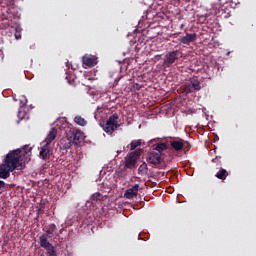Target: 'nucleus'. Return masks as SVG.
<instances>
[{
	"label": "nucleus",
	"mask_w": 256,
	"mask_h": 256,
	"mask_svg": "<svg viewBox=\"0 0 256 256\" xmlns=\"http://www.w3.org/2000/svg\"><path fill=\"white\" fill-rule=\"evenodd\" d=\"M20 150H14L9 152L3 164L0 165V179H9L11 177V172L17 169L21 171L25 169V162L19 160Z\"/></svg>",
	"instance_id": "nucleus-1"
},
{
	"label": "nucleus",
	"mask_w": 256,
	"mask_h": 256,
	"mask_svg": "<svg viewBox=\"0 0 256 256\" xmlns=\"http://www.w3.org/2000/svg\"><path fill=\"white\" fill-rule=\"evenodd\" d=\"M83 139H85V135L83 134V132H81V130L73 129L68 134V143L64 145V148L71 149L73 145H79V143H82Z\"/></svg>",
	"instance_id": "nucleus-2"
},
{
	"label": "nucleus",
	"mask_w": 256,
	"mask_h": 256,
	"mask_svg": "<svg viewBox=\"0 0 256 256\" xmlns=\"http://www.w3.org/2000/svg\"><path fill=\"white\" fill-rule=\"evenodd\" d=\"M55 229H57V226L55 224H50L46 230V233L43 235L51 239L55 235Z\"/></svg>",
	"instance_id": "nucleus-18"
},
{
	"label": "nucleus",
	"mask_w": 256,
	"mask_h": 256,
	"mask_svg": "<svg viewBox=\"0 0 256 256\" xmlns=\"http://www.w3.org/2000/svg\"><path fill=\"white\" fill-rule=\"evenodd\" d=\"M39 155L44 161H47V159L51 157V150L49 149V144H44L43 146H41Z\"/></svg>",
	"instance_id": "nucleus-11"
},
{
	"label": "nucleus",
	"mask_w": 256,
	"mask_h": 256,
	"mask_svg": "<svg viewBox=\"0 0 256 256\" xmlns=\"http://www.w3.org/2000/svg\"><path fill=\"white\" fill-rule=\"evenodd\" d=\"M154 149H155V151H158L159 153H161V151H166L167 144L159 143V144L156 145V147Z\"/></svg>",
	"instance_id": "nucleus-22"
},
{
	"label": "nucleus",
	"mask_w": 256,
	"mask_h": 256,
	"mask_svg": "<svg viewBox=\"0 0 256 256\" xmlns=\"http://www.w3.org/2000/svg\"><path fill=\"white\" fill-rule=\"evenodd\" d=\"M229 176V172H227V170L221 168L215 175V177H217V179H220L221 181H225V179H227V177Z\"/></svg>",
	"instance_id": "nucleus-17"
},
{
	"label": "nucleus",
	"mask_w": 256,
	"mask_h": 256,
	"mask_svg": "<svg viewBox=\"0 0 256 256\" xmlns=\"http://www.w3.org/2000/svg\"><path fill=\"white\" fill-rule=\"evenodd\" d=\"M183 91L186 95H189V93H195L196 91H201V82L197 77H192L184 84Z\"/></svg>",
	"instance_id": "nucleus-4"
},
{
	"label": "nucleus",
	"mask_w": 256,
	"mask_h": 256,
	"mask_svg": "<svg viewBox=\"0 0 256 256\" xmlns=\"http://www.w3.org/2000/svg\"><path fill=\"white\" fill-rule=\"evenodd\" d=\"M118 120L119 114H112L104 124H101V126L103 127V131H105V133H108V135H112L115 132V129H119V127L121 126L119 125Z\"/></svg>",
	"instance_id": "nucleus-3"
},
{
	"label": "nucleus",
	"mask_w": 256,
	"mask_h": 256,
	"mask_svg": "<svg viewBox=\"0 0 256 256\" xmlns=\"http://www.w3.org/2000/svg\"><path fill=\"white\" fill-rule=\"evenodd\" d=\"M82 62L85 67H95L97 65V56L95 55H84L82 57Z\"/></svg>",
	"instance_id": "nucleus-8"
},
{
	"label": "nucleus",
	"mask_w": 256,
	"mask_h": 256,
	"mask_svg": "<svg viewBox=\"0 0 256 256\" xmlns=\"http://www.w3.org/2000/svg\"><path fill=\"white\" fill-rule=\"evenodd\" d=\"M139 195V184H135L132 188H129L125 191L124 197L125 199H134Z\"/></svg>",
	"instance_id": "nucleus-9"
},
{
	"label": "nucleus",
	"mask_w": 256,
	"mask_h": 256,
	"mask_svg": "<svg viewBox=\"0 0 256 256\" xmlns=\"http://www.w3.org/2000/svg\"><path fill=\"white\" fill-rule=\"evenodd\" d=\"M170 145L174 151H183V147H185L183 139L171 140Z\"/></svg>",
	"instance_id": "nucleus-13"
},
{
	"label": "nucleus",
	"mask_w": 256,
	"mask_h": 256,
	"mask_svg": "<svg viewBox=\"0 0 256 256\" xmlns=\"http://www.w3.org/2000/svg\"><path fill=\"white\" fill-rule=\"evenodd\" d=\"M184 143V147L182 148L185 152L190 151L191 149V143H189L188 141L183 140Z\"/></svg>",
	"instance_id": "nucleus-25"
},
{
	"label": "nucleus",
	"mask_w": 256,
	"mask_h": 256,
	"mask_svg": "<svg viewBox=\"0 0 256 256\" xmlns=\"http://www.w3.org/2000/svg\"><path fill=\"white\" fill-rule=\"evenodd\" d=\"M21 31H22L21 26H17V27L15 28L14 37H15V39H16L17 41H19V39H21Z\"/></svg>",
	"instance_id": "nucleus-23"
},
{
	"label": "nucleus",
	"mask_w": 256,
	"mask_h": 256,
	"mask_svg": "<svg viewBox=\"0 0 256 256\" xmlns=\"http://www.w3.org/2000/svg\"><path fill=\"white\" fill-rule=\"evenodd\" d=\"M74 123H76V125H80V127H85V125H87V121L81 116H76L74 118Z\"/></svg>",
	"instance_id": "nucleus-19"
},
{
	"label": "nucleus",
	"mask_w": 256,
	"mask_h": 256,
	"mask_svg": "<svg viewBox=\"0 0 256 256\" xmlns=\"http://www.w3.org/2000/svg\"><path fill=\"white\" fill-rule=\"evenodd\" d=\"M141 157V149H137L133 152H131L126 158H125V167L126 169H133L137 165V160Z\"/></svg>",
	"instance_id": "nucleus-6"
},
{
	"label": "nucleus",
	"mask_w": 256,
	"mask_h": 256,
	"mask_svg": "<svg viewBox=\"0 0 256 256\" xmlns=\"http://www.w3.org/2000/svg\"><path fill=\"white\" fill-rule=\"evenodd\" d=\"M141 140H133L131 143H130V150L131 151H135L136 147H141Z\"/></svg>",
	"instance_id": "nucleus-20"
},
{
	"label": "nucleus",
	"mask_w": 256,
	"mask_h": 256,
	"mask_svg": "<svg viewBox=\"0 0 256 256\" xmlns=\"http://www.w3.org/2000/svg\"><path fill=\"white\" fill-rule=\"evenodd\" d=\"M1 189H5V182L3 180H0V191Z\"/></svg>",
	"instance_id": "nucleus-26"
},
{
	"label": "nucleus",
	"mask_w": 256,
	"mask_h": 256,
	"mask_svg": "<svg viewBox=\"0 0 256 256\" xmlns=\"http://www.w3.org/2000/svg\"><path fill=\"white\" fill-rule=\"evenodd\" d=\"M91 200L94 202L103 201V194L96 192L91 196Z\"/></svg>",
	"instance_id": "nucleus-21"
},
{
	"label": "nucleus",
	"mask_w": 256,
	"mask_h": 256,
	"mask_svg": "<svg viewBox=\"0 0 256 256\" xmlns=\"http://www.w3.org/2000/svg\"><path fill=\"white\" fill-rule=\"evenodd\" d=\"M39 241H40V247L45 249V251H47L49 256H57V252H55V247L53 246V244L50 243L49 240H47L46 235L40 236Z\"/></svg>",
	"instance_id": "nucleus-7"
},
{
	"label": "nucleus",
	"mask_w": 256,
	"mask_h": 256,
	"mask_svg": "<svg viewBox=\"0 0 256 256\" xmlns=\"http://www.w3.org/2000/svg\"><path fill=\"white\" fill-rule=\"evenodd\" d=\"M56 137H57V128H51L49 134L45 139V145H51V143L55 141Z\"/></svg>",
	"instance_id": "nucleus-15"
},
{
	"label": "nucleus",
	"mask_w": 256,
	"mask_h": 256,
	"mask_svg": "<svg viewBox=\"0 0 256 256\" xmlns=\"http://www.w3.org/2000/svg\"><path fill=\"white\" fill-rule=\"evenodd\" d=\"M66 81H68V83L70 85H72V87H75V85H77V82L75 81V78H73L72 76L67 75L66 76Z\"/></svg>",
	"instance_id": "nucleus-24"
},
{
	"label": "nucleus",
	"mask_w": 256,
	"mask_h": 256,
	"mask_svg": "<svg viewBox=\"0 0 256 256\" xmlns=\"http://www.w3.org/2000/svg\"><path fill=\"white\" fill-rule=\"evenodd\" d=\"M196 39H197V34L193 33V34H186V36L180 38L179 41L183 45H189V43H193V41H195Z\"/></svg>",
	"instance_id": "nucleus-14"
},
{
	"label": "nucleus",
	"mask_w": 256,
	"mask_h": 256,
	"mask_svg": "<svg viewBox=\"0 0 256 256\" xmlns=\"http://www.w3.org/2000/svg\"><path fill=\"white\" fill-rule=\"evenodd\" d=\"M181 57H183V54L180 50H174L166 53L164 56V66L171 67V65H173V63L178 59H181Z\"/></svg>",
	"instance_id": "nucleus-5"
},
{
	"label": "nucleus",
	"mask_w": 256,
	"mask_h": 256,
	"mask_svg": "<svg viewBox=\"0 0 256 256\" xmlns=\"http://www.w3.org/2000/svg\"><path fill=\"white\" fill-rule=\"evenodd\" d=\"M138 175L141 177H145L149 175V167H147V163L143 162L138 168Z\"/></svg>",
	"instance_id": "nucleus-16"
},
{
	"label": "nucleus",
	"mask_w": 256,
	"mask_h": 256,
	"mask_svg": "<svg viewBox=\"0 0 256 256\" xmlns=\"http://www.w3.org/2000/svg\"><path fill=\"white\" fill-rule=\"evenodd\" d=\"M32 149L33 148L30 147L29 145H25L22 149H16V151H20V153L17 154L19 161H22V163L25 164V161L23 160V155H29Z\"/></svg>",
	"instance_id": "nucleus-12"
},
{
	"label": "nucleus",
	"mask_w": 256,
	"mask_h": 256,
	"mask_svg": "<svg viewBox=\"0 0 256 256\" xmlns=\"http://www.w3.org/2000/svg\"><path fill=\"white\" fill-rule=\"evenodd\" d=\"M147 161L151 165H159L161 163V153L151 152L148 154Z\"/></svg>",
	"instance_id": "nucleus-10"
}]
</instances>
